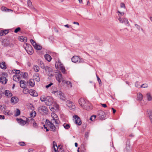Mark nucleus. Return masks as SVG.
<instances>
[{"label": "nucleus", "mask_w": 152, "mask_h": 152, "mask_svg": "<svg viewBox=\"0 0 152 152\" xmlns=\"http://www.w3.org/2000/svg\"><path fill=\"white\" fill-rule=\"evenodd\" d=\"M143 98V96L140 93H139L137 94V100L139 101H141Z\"/></svg>", "instance_id": "393cba45"}, {"label": "nucleus", "mask_w": 152, "mask_h": 152, "mask_svg": "<svg viewBox=\"0 0 152 152\" xmlns=\"http://www.w3.org/2000/svg\"><path fill=\"white\" fill-rule=\"evenodd\" d=\"M73 117L75 120V123L77 125L80 126L82 122L80 119L77 115H73Z\"/></svg>", "instance_id": "6e6552de"}, {"label": "nucleus", "mask_w": 152, "mask_h": 152, "mask_svg": "<svg viewBox=\"0 0 152 152\" xmlns=\"http://www.w3.org/2000/svg\"><path fill=\"white\" fill-rule=\"evenodd\" d=\"M135 85V86L137 88H139V87L140 86V85L138 83V82H136Z\"/></svg>", "instance_id": "0e129e2a"}, {"label": "nucleus", "mask_w": 152, "mask_h": 152, "mask_svg": "<svg viewBox=\"0 0 152 152\" xmlns=\"http://www.w3.org/2000/svg\"><path fill=\"white\" fill-rule=\"evenodd\" d=\"M29 93L31 96L35 97L37 96L38 95L37 92L34 90H30L29 91Z\"/></svg>", "instance_id": "2eb2a0df"}, {"label": "nucleus", "mask_w": 152, "mask_h": 152, "mask_svg": "<svg viewBox=\"0 0 152 152\" xmlns=\"http://www.w3.org/2000/svg\"><path fill=\"white\" fill-rule=\"evenodd\" d=\"M13 72L15 73L16 74H18L20 73V71L19 70H15L14 69L13 70Z\"/></svg>", "instance_id": "864d4df0"}, {"label": "nucleus", "mask_w": 152, "mask_h": 152, "mask_svg": "<svg viewBox=\"0 0 152 152\" xmlns=\"http://www.w3.org/2000/svg\"><path fill=\"white\" fill-rule=\"evenodd\" d=\"M34 79L37 82H39L40 81V77L39 74L36 73L34 75Z\"/></svg>", "instance_id": "5701e85b"}, {"label": "nucleus", "mask_w": 152, "mask_h": 152, "mask_svg": "<svg viewBox=\"0 0 152 152\" xmlns=\"http://www.w3.org/2000/svg\"><path fill=\"white\" fill-rule=\"evenodd\" d=\"M118 13H119L118 15L120 17H121V16H123L124 14V12H121L119 11H118Z\"/></svg>", "instance_id": "49530a36"}, {"label": "nucleus", "mask_w": 152, "mask_h": 152, "mask_svg": "<svg viewBox=\"0 0 152 152\" xmlns=\"http://www.w3.org/2000/svg\"><path fill=\"white\" fill-rule=\"evenodd\" d=\"M0 67L4 69H6L7 68L5 63L4 62H2V63H0Z\"/></svg>", "instance_id": "c756f323"}, {"label": "nucleus", "mask_w": 152, "mask_h": 152, "mask_svg": "<svg viewBox=\"0 0 152 152\" xmlns=\"http://www.w3.org/2000/svg\"><path fill=\"white\" fill-rule=\"evenodd\" d=\"M33 68L35 72H38L39 71V67L37 65H34Z\"/></svg>", "instance_id": "f704fd0d"}, {"label": "nucleus", "mask_w": 152, "mask_h": 152, "mask_svg": "<svg viewBox=\"0 0 152 152\" xmlns=\"http://www.w3.org/2000/svg\"><path fill=\"white\" fill-rule=\"evenodd\" d=\"M146 98L148 101H151L152 99V97L150 93H148L146 94Z\"/></svg>", "instance_id": "2f4dec72"}, {"label": "nucleus", "mask_w": 152, "mask_h": 152, "mask_svg": "<svg viewBox=\"0 0 152 152\" xmlns=\"http://www.w3.org/2000/svg\"><path fill=\"white\" fill-rule=\"evenodd\" d=\"M26 46L25 49L27 53L29 54H31L33 53L32 47L30 45L27 44H26Z\"/></svg>", "instance_id": "1a4fd4ad"}, {"label": "nucleus", "mask_w": 152, "mask_h": 152, "mask_svg": "<svg viewBox=\"0 0 152 152\" xmlns=\"http://www.w3.org/2000/svg\"><path fill=\"white\" fill-rule=\"evenodd\" d=\"M23 88L24 89L23 90V92L24 94H26L28 92V91L29 92L27 88H26V87L25 88Z\"/></svg>", "instance_id": "a19ab883"}, {"label": "nucleus", "mask_w": 152, "mask_h": 152, "mask_svg": "<svg viewBox=\"0 0 152 152\" xmlns=\"http://www.w3.org/2000/svg\"><path fill=\"white\" fill-rule=\"evenodd\" d=\"M89 132H86L85 133V137L87 138H88V136H89Z\"/></svg>", "instance_id": "052dcab7"}, {"label": "nucleus", "mask_w": 152, "mask_h": 152, "mask_svg": "<svg viewBox=\"0 0 152 152\" xmlns=\"http://www.w3.org/2000/svg\"><path fill=\"white\" fill-rule=\"evenodd\" d=\"M20 110L19 109H17V111H16V115L18 116V115H20Z\"/></svg>", "instance_id": "4d7b16f0"}, {"label": "nucleus", "mask_w": 152, "mask_h": 152, "mask_svg": "<svg viewBox=\"0 0 152 152\" xmlns=\"http://www.w3.org/2000/svg\"><path fill=\"white\" fill-rule=\"evenodd\" d=\"M31 117H29L26 118V123L32 124L33 122H34V120Z\"/></svg>", "instance_id": "412c9836"}, {"label": "nucleus", "mask_w": 152, "mask_h": 152, "mask_svg": "<svg viewBox=\"0 0 152 152\" xmlns=\"http://www.w3.org/2000/svg\"><path fill=\"white\" fill-rule=\"evenodd\" d=\"M148 116L150 120H152V110H149L148 111Z\"/></svg>", "instance_id": "72a5a7b5"}, {"label": "nucleus", "mask_w": 152, "mask_h": 152, "mask_svg": "<svg viewBox=\"0 0 152 152\" xmlns=\"http://www.w3.org/2000/svg\"><path fill=\"white\" fill-rule=\"evenodd\" d=\"M96 77L97 78V80L98 81L99 84H101L102 82L100 79L99 78L98 76L97 75H96Z\"/></svg>", "instance_id": "e2e57ef3"}, {"label": "nucleus", "mask_w": 152, "mask_h": 152, "mask_svg": "<svg viewBox=\"0 0 152 152\" xmlns=\"http://www.w3.org/2000/svg\"><path fill=\"white\" fill-rule=\"evenodd\" d=\"M19 40L21 42H26L27 41V38L23 36H20V37Z\"/></svg>", "instance_id": "c85d7f7f"}, {"label": "nucleus", "mask_w": 152, "mask_h": 152, "mask_svg": "<svg viewBox=\"0 0 152 152\" xmlns=\"http://www.w3.org/2000/svg\"><path fill=\"white\" fill-rule=\"evenodd\" d=\"M40 99L42 102L45 101H45L46 100V98H45L44 97L42 96L41 97Z\"/></svg>", "instance_id": "bf43d9fd"}, {"label": "nucleus", "mask_w": 152, "mask_h": 152, "mask_svg": "<svg viewBox=\"0 0 152 152\" xmlns=\"http://www.w3.org/2000/svg\"><path fill=\"white\" fill-rule=\"evenodd\" d=\"M51 116L53 118V119L51 120V121L53 123L54 122L56 124H58L59 123V121L57 115L54 113H52L51 114Z\"/></svg>", "instance_id": "20e7f679"}, {"label": "nucleus", "mask_w": 152, "mask_h": 152, "mask_svg": "<svg viewBox=\"0 0 152 152\" xmlns=\"http://www.w3.org/2000/svg\"><path fill=\"white\" fill-rule=\"evenodd\" d=\"M135 26L137 29H138L139 30H140V26H139L137 24H135Z\"/></svg>", "instance_id": "680f3d73"}, {"label": "nucleus", "mask_w": 152, "mask_h": 152, "mask_svg": "<svg viewBox=\"0 0 152 152\" xmlns=\"http://www.w3.org/2000/svg\"><path fill=\"white\" fill-rule=\"evenodd\" d=\"M11 101L12 103L15 104L18 101V99L17 97L13 96L11 98Z\"/></svg>", "instance_id": "b1692460"}, {"label": "nucleus", "mask_w": 152, "mask_h": 152, "mask_svg": "<svg viewBox=\"0 0 152 152\" xmlns=\"http://www.w3.org/2000/svg\"><path fill=\"white\" fill-rule=\"evenodd\" d=\"M84 105L85 106V107L86 108L84 107H83L82 108L85 110H89L92 109V106L91 104L88 101L86 102V103Z\"/></svg>", "instance_id": "f8f14e48"}, {"label": "nucleus", "mask_w": 152, "mask_h": 152, "mask_svg": "<svg viewBox=\"0 0 152 152\" xmlns=\"http://www.w3.org/2000/svg\"><path fill=\"white\" fill-rule=\"evenodd\" d=\"M52 122L46 119L45 124L46 126H48L50 128L51 131L54 132L56 131V127Z\"/></svg>", "instance_id": "f03ea898"}, {"label": "nucleus", "mask_w": 152, "mask_h": 152, "mask_svg": "<svg viewBox=\"0 0 152 152\" xmlns=\"http://www.w3.org/2000/svg\"><path fill=\"white\" fill-rule=\"evenodd\" d=\"M20 77L18 75H15L13 76V80L15 81L18 82L19 81Z\"/></svg>", "instance_id": "a878e982"}, {"label": "nucleus", "mask_w": 152, "mask_h": 152, "mask_svg": "<svg viewBox=\"0 0 152 152\" xmlns=\"http://www.w3.org/2000/svg\"><path fill=\"white\" fill-rule=\"evenodd\" d=\"M120 6H121V8H123V7L124 8H125V4L124 3H121V4Z\"/></svg>", "instance_id": "338daca9"}, {"label": "nucleus", "mask_w": 152, "mask_h": 152, "mask_svg": "<svg viewBox=\"0 0 152 152\" xmlns=\"http://www.w3.org/2000/svg\"><path fill=\"white\" fill-rule=\"evenodd\" d=\"M20 75L21 77H22L24 78H25L27 76V74L26 73L21 72L20 73Z\"/></svg>", "instance_id": "58836bf2"}, {"label": "nucleus", "mask_w": 152, "mask_h": 152, "mask_svg": "<svg viewBox=\"0 0 152 152\" xmlns=\"http://www.w3.org/2000/svg\"><path fill=\"white\" fill-rule=\"evenodd\" d=\"M7 79L4 76L1 77L0 78V82L1 83L5 84L7 83Z\"/></svg>", "instance_id": "dca6fc26"}, {"label": "nucleus", "mask_w": 152, "mask_h": 152, "mask_svg": "<svg viewBox=\"0 0 152 152\" xmlns=\"http://www.w3.org/2000/svg\"><path fill=\"white\" fill-rule=\"evenodd\" d=\"M63 126L66 129H68L70 128L69 125L68 124H64Z\"/></svg>", "instance_id": "c03bdc74"}, {"label": "nucleus", "mask_w": 152, "mask_h": 152, "mask_svg": "<svg viewBox=\"0 0 152 152\" xmlns=\"http://www.w3.org/2000/svg\"><path fill=\"white\" fill-rule=\"evenodd\" d=\"M4 113L6 115H10V111L8 110H4Z\"/></svg>", "instance_id": "3c124183"}, {"label": "nucleus", "mask_w": 152, "mask_h": 152, "mask_svg": "<svg viewBox=\"0 0 152 152\" xmlns=\"http://www.w3.org/2000/svg\"><path fill=\"white\" fill-rule=\"evenodd\" d=\"M118 20L120 23H123L124 21V18H122L121 17H119L118 18Z\"/></svg>", "instance_id": "09e8293b"}, {"label": "nucleus", "mask_w": 152, "mask_h": 152, "mask_svg": "<svg viewBox=\"0 0 152 152\" xmlns=\"http://www.w3.org/2000/svg\"><path fill=\"white\" fill-rule=\"evenodd\" d=\"M36 115V112L34 110L32 111L31 113H30V116L31 117L34 118Z\"/></svg>", "instance_id": "e433bc0d"}, {"label": "nucleus", "mask_w": 152, "mask_h": 152, "mask_svg": "<svg viewBox=\"0 0 152 152\" xmlns=\"http://www.w3.org/2000/svg\"><path fill=\"white\" fill-rule=\"evenodd\" d=\"M21 28L20 27H18L15 29L14 31V32L15 33H17L20 30Z\"/></svg>", "instance_id": "603ef678"}, {"label": "nucleus", "mask_w": 152, "mask_h": 152, "mask_svg": "<svg viewBox=\"0 0 152 152\" xmlns=\"http://www.w3.org/2000/svg\"><path fill=\"white\" fill-rule=\"evenodd\" d=\"M96 116L93 115L91 116L90 117V119L91 121H93L94 120L95 118H96Z\"/></svg>", "instance_id": "8fccbe9b"}, {"label": "nucleus", "mask_w": 152, "mask_h": 152, "mask_svg": "<svg viewBox=\"0 0 152 152\" xmlns=\"http://www.w3.org/2000/svg\"><path fill=\"white\" fill-rule=\"evenodd\" d=\"M67 105L72 109H74L75 108V105L74 104L73 102L71 101H68Z\"/></svg>", "instance_id": "a211bd4d"}, {"label": "nucleus", "mask_w": 152, "mask_h": 152, "mask_svg": "<svg viewBox=\"0 0 152 152\" xmlns=\"http://www.w3.org/2000/svg\"><path fill=\"white\" fill-rule=\"evenodd\" d=\"M44 69L49 77H51L53 76V71L51 67L47 66Z\"/></svg>", "instance_id": "7ed1b4c3"}, {"label": "nucleus", "mask_w": 152, "mask_h": 152, "mask_svg": "<svg viewBox=\"0 0 152 152\" xmlns=\"http://www.w3.org/2000/svg\"><path fill=\"white\" fill-rule=\"evenodd\" d=\"M79 59L80 58L78 56H74L72 57V61L73 62L76 63L78 61Z\"/></svg>", "instance_id": "4be33fe9"}, {"label": "nucleus", "mask_w": 152, "mask_h": 152, "mask_svg": "<svg viewBox=\"0 0 152 152\" xmlns=\"http://www.w3.org/2000/svg\"><path fill=\"white\" fill-rule=\"evenodd\" d=\"M2 31L3 32V33L4 34H4V35L7 34L9 32L8 30H5L4 31L2 30Z\"/></svg>", "instance_id": "5fc2aeb1"}, {"label": "nucleus", "mask_w": 152, "mask_h": 152, "mask_svg": "<svg viewBox=\"0 0 152 152\" xmlns=\"http://www.w3.org/2000/svg\"><path fill=\"white\" fill-rule=\"evenodd\" d=\"M20 86L22 88H25L26 87V82L24 80H21L20 82Z\"/></svg>", "instance_id": "bb28decb"}, {"label": "nucleus", "mask_w": 152, "mask_h": 152, "mask_svg": "<svg viewBox=\"0 0 152 152\" xmlns=\"http://www.w3.org/2000/svg\"><path fill=\"white\" fill-rule=\"evenodd\" d=\"M55 67L57 69H60L63 73L64 74L65 72V68L63 64L61 63L58 61H56L55 64Z\"/></svg>", "instance_id": "f257e3e1"}, {"label": "nucleus", "mask_w": 152, "mask_h": 152, "mask_svg": "<svg viewBox=\"0 0 152 152\" xmlns=\"http://www.w3.org/2000/svg\"><path fill=\"white\" fill-rule=\"evenodd\" d=\"M4 89L3 88H1L0 89V94H4Z\"/></svg>", "instance_id": "a18cd8bd"}, {"label": "nucleus", "mask_w": 152, "mask_h": 152, "mask_svg": "<svg viewBox=\"0 0 152 152\" xmlns=\"http://www.w3.org/2000/svg\"><path fill=\"white\" fill-rule=\"evenodd\" d=\"M28 6L34 11H37V10L32 6V3L30 0H28Z\"/></svg>", "instance_id": "f3484780"}, {"label": "nucleus", "mask_w": 152, "mask_h": 152, "mask_svg": "<svg viewBox=\"0 0 152 152\" xmlns=\"http://www.w3.org/2000/svg\"><path fill=\"white\" fill-rule=\"evenodd\" d=\"M4 94L5 95L8 97H10L12 95L11 92L8 90H6L4 91Z\"/></svg>", "instance_id": "aec40b11"}, {"label": "nucleus", "mask_w": 152, "mask_h": 152, "mask_svg": "<svg viewBox=\"0 0 152 152\" xmlns=\"http://www.w3.org/2000/svg\"><path fill=\"white\" fill-rule=\"evenodd\" d=\"M30 41L35 49L37 50H40L41 49L42 46L37 44L33 39H31L30 40Z\"/></svg>", "instance_id": "423d86ee"}, {"label": "nucleus", "mask_w": 152, "mask_h": 152, "mask_svg": "<svg viewBox=\"0 0 152 152\" xmlns=\"http://www.w3.org/2000/svg\"><path fill=\"white\" fill-rule=\"evenodd\" d=\"M38 111L41 113H45L46 114L47 113L48 109L45 106H42L38 108Z\"/></svg>", "instance_id": "0eeeda50"}, {"label": "nucleus", "mask_w": 152, "mask_h": 152, "mask_svg": "<svg viewBox=\"0 0 152 152\" xmlns=\"http://www.w3.org/2000/svg\"><path fill=\"white\" fill-rule=\"evenodd\" d=\"M126 150L128 151L130 150V146L129 144H126Z\"/></svg>", "instance_id": "79ce46f5"}, {"label": "nucleus", "mask_w": 152, "mask_h": 152, "mask_svg": "<svg viewBox=\"0 0 152 152\" xmlns=\"http://www.w3.org/2000/svg\"><path fill=\"white\" fill-rule=\"evenodd\" d=\"M63 83H65L67 84L68 87H70V88H71L72 87V83L69 81L65 80V81Z\"/></svg>", "instance_id": "473e14b6"}, {"label": "nucleus", "mask_w": 152, "mask_h": 152, "mask_svg": "<svg viewBox=\"0 0 152 152\" xmlns=\"http://www.w3.org/2000/svg\"><path fill=\"white\" fill-rule=\"evenodd\" d=\"M57 96L59 97L60 99L63 100H65L66 98L64 94L61 91L59 92V94H57Z\"/></svg>", "instance_id": "4468645a"}, {"label": "nucleus", "mask_w": 152, "mask_h": 152, "mask_svg": "<svg viewBox=\"0 0 152 152\" xmlns=\"http://www.w3.org/2000/svg\"><path fill=\"white\" fill-rule=\"evenodd\" d=\"M19 145L21 146H24L26 144L24 142H19Z\"/></svg>", "instance_id": "6e6d98bb"}, {"label": "nucleus", "mask_w": 152, "mask_h": 152, "mask_svg": "<svg viewBox=\"0 0 152 152\" xmlns=\"http://www.w3.org/2000/svg\"><path fill=\"white\" fill-rule=\"evenodd\" d=\"M45 104L48 106H50L52 103V99L49 96L46 97V100L45 101Z\"/></svg>", "instance_id": "9b49d317"}, {"label": "nucleus", "mask_w": 152, "mask_h": 152, "mask_svg": "<svg viewBox=\"0 0 152 152\" xmlns=\"http://www.w3.org/2000/svg\"><path fill=\"white\" fill-rule=\"evenodd\" d=\"M29 83L30 85L32 87H33L34 85V79H31L29 80Z\"/></svg>", "instance_id": "c9c22d12"}, {"label": "nucleus", "mask_w": 152, "mask_h": 152, "mask_svg": "<svg viewBox=\"0 0 152 152\" xmlns=\"http://www.w3.org/2000/svg\"><path fill=\"white\" fill-rule=\"evenodd\" d=\"M1 9L2 10L5 11H9V10L12 11V10L10 9H7L5 7H2L1 8Z\"/></svg>", "instance_id": "ea45409f"}, {"label": "nucleus", "mask_w": 152, "mask_h": 152, "mask_svg": "<svg viewBox=\"0 0 152 152\" xmlns=\"http://www.w3.org/2000/svg\"><path fill=\"white\" fill-rule=\"evenodd\" d=\"M87 101V100H85L84 98H81L79 100L78 102L79 104L82 107H84L86 108L85 107V106L84 105L86 103Z\"/></svg>", "instance_id": "9d476101"}, {"label": "nucleus", "mask_w": 152, "mask_h": 152, "mask_svg": "<svg viewBox=\"0 0 152 152\" xmlns=\"http://www.w3.org/2000/svg\"><path fill=\"white\" fill-rule=\"evenodd\" d=\"M55 76L56 80L58 81V83H60L61 81L64 83L65 81V80L63 79L62 75L60 72H57Z\"/></svg>", "instance_id": "39448f33"}, {"label": "nucleus", "mask_w": 152, "mask_h": 152, "mask_svg": "<svg viewBox=\"0 0 152 152\" xmlns=\"http://www.w3.org/2000/svg\"><path fill=\"white\" fill-rule=\"evenodd\" d=\"M78 61L79 63H83L84 62V61L82 59H80V58Z\"/></svg>", "instance_id": "774afa93"}, {"label": "nucleus", "mask_w": 152, "mask_h": 152, "mask_svg": "<svg viewBox=\"0 0 152 152\" xmlns=\"http://www.w3.org/2000/svg\"><path fill=\"white\" fill-rule=\"evenodd\" d=\"M124 23H125V24L127 26H129L130 24L129 23V22L128 20V19L126 18H124Z\"/></svg>", "instance_id": "4c0bfd02"}, {"label": "nucleus", "mask_w": 152, "mask_h": 152, "mask_svg": "<svg viewBox=\"0 0 152 152\" xmlns=\"http://www.w3.org/2000/svg\"><path fill=\"white\" fill-rule=\"evenodd\" d=\"M17 121L19 123L22 125H24L26 124V121H24L21 118H17Z\"/></svg>", "instance_id": "6ab92c4d"}, {"label": "nucleus", "mask_w": 152, "mask_h": 152, "mask_svg": "<svg viewBox=\"0 0 152 152\" xmlns=\"http://www.w3.org/2000/svg\"><path fill=\"white\" fill-rule=\"evenodd\" d=\"M99 116L101 119H104L105 117V113L102 111H100L99 112Z\"/></svg>", "instance_id": "ddd939ff"}, {"label": "nucleus", "mask_w": 152, "mask_h": 152, "mask_svg": "<svg viewBox=\"0 0 152 152\" xmlns=\"http://www.w3.org/2000/svg\"><path fill=\"white\" fill-rule=\"evenodd\" d=\"M33 124V126L34 128H37V124L35 122V121H34V122H33L32 124Z\"/></svg>", "instance_id": "13d9d810"}, {"label": "nucleus", "mask_w": 152, "mask_h": 152, "mask_svg": "<svg viewBox=\"0 0 152 152\" xmlns=\"http://www.w3.org/2000/svg\"><path fill=\"white\" fill-rule=\"evenodd\" d=\"M45 58L48 61H50L52 59L51 56L48 54H45Z\"/></svg>", "instance_id": "cd10ccee"}, {"label": "nucleus", "mask_w": 152, "mask_h": 152, "mask_svg": "<svg viewBox=\"0 0 152 152\" xmlns=\"http://www.w3.org/2000/svg\"><path fill=\"white\" fill-rule=\"evenodd\" d=\"M53 83H50L48 85H47L46 86V88H49L51 86H52V85H53Z\"/></svg>", "instance_id": "69168bd1"}, {"label": "nucleus", "mask_w": 152, "mask_h": 152, "mask_svg": "<svg viewBox=\"0 0 152 152\" xmlns=\"http://www.w3.org/2000/svg\"><path fill=\"white\" fill-rule=\"evenodd\" d=\"M148 87V85L146 83L143 84L140 86V88H146Z\"/></svg>", "instance_id": "37998d69"}, {"label": "nucleus", "mask_w": 152, "mask_h": 152, "mask_svg": "<svg viewBox=\"0 0 152 152\" xmlns=\"http://www.w3.org/2000/svg\"><path fill=\"white\" fill-rule=\"evenodd\" d=\"M60 92V91H58L56 88H54L53 90H52V93L56 95H57V94H59V92Z\"/></svg>", "instance_id": "7c9ffc66"}, {"label": "nucleus", "mask_w": 152, "mask_h": 152, "mask_svg": "<svg viewBox=\"0 0 152 152\" xmlns=\"http://www.w3.org/2000/svg\"><path fill=\"white\" fill-rule=\"evenodd\" d=\"M40 67L43 69H45L46 66H45L44 64L42 61H40Z\"/></svg>", "instance_id": "de8ad7c7"}]
</instances>
